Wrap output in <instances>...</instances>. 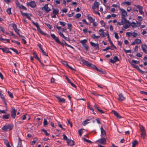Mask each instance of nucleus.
I'll use <instances>...</instances> for the list:
<instances>
[{"label":"nucleus","mask_w":147,"mask_h":147,"mask_svg":"<svg viewBox=\"0 0 147 147\" xmlns=\"http://www.w3.org/2000/svg\"><path fill=\"white\" fill-rule=\"evenodd\" d=\"M140 131L141 132L140 135L141 137L144 139L146 138V133L144 127L142 125H140Z\"/></svg>","instance_id":"1"},{"label":"nucleus","mask_w":147,"mask_h":147,"mask_svg":"<svg viewBox=\"0 0 147 147\" xmlns=\"http://www.w3.org/2000/svg\"><path fill=\"white\" fill-rule=\"evenodd\" d=\"M32 24L35 26H36L37 28L38 31L39 32L43 35H46V34L39 27L38 24L37 22H34L32 20Z\"/></svg>","instance_id":"2"},{"label":"nucleus","mask_w":147,"mask_h":147,"mask_svg":"<svg viewBox=\"0 0 147 147\" xmlns=\"http://www.w3.org/2000/svg\"><path fill=\"white\" fill-rule=\"evenodd\" d=\"M13 128V126L11 124H8L7 125L4 126L2 128V130L4 131H7L8 130L10 131Z\"/></svg>","instance_id":"3"},{"label":"nucleus","mask_w":147,"mask_h":147,"mask_svg":"<svg viewBox=\"0 0 147 147\" xmlns=\"http://www.w3.org/2000/svg\"><path fill=\"white\" fill-rule=\"evenodd\" d=\"M81 62H82V63L84 64L86 66L88 67H91L92 68H93L94 65L92 64L90 62L84 59L81 60Z\"/></svg>","instance_id":"4"},{"label":"nucleus","mask_w":147,"mask_h":147,"mask_svg":"<svg viewBox=\"0 0 147 147\" xmlns=\"http://www.w3.org/2000/svg\"><path fill=\"white\" fill-rule=\"evenodd\" d=\"M16 110L14 108H12L11 111V116L13 119L16 117Z\"/></svg>","instance_id":"5"},{"label":"nucleus","mask_w":147,"mask_h":147,"mask_svg":"<svg viewBox=\"0 0 147 147\" xmlns=\"http://www.w3.org/2000/svg\"><path fill=\"white\" fill-rule=\"evenodd\" d=\"M129 62L131 66L134 68L136 69V68L135 67L136 66H138L137 65H135V64H138L139 62L138 61L135 60H133L132 61H129Z\"/></svg>","instance_id":"6"},{"label":"nucleus","mask_w":147,"mask_h":147,"mask_svg":"<svg viewBox=\"0 0 147 147\" xmlns=\"http://www.w3.org/2000/svg\"><path fill=\"white\" fill-rule=\"evenodd\" d=\"M20 12L21 13V15L22 16H26L27 19L31 20V19L30 18V16H32V15L31 14L28 13H23L21 11H20Z\"/></svg>","instance_id":"7"},{"label":"nucleus","mask_w":147,"mask_h":147,"mask_svg":"<svg viewBox=\"0 0 147 147\" xmlns=\"http://www.w3.org/2000/svg\"><path fill=\"white\" fill-rule=\"evenodd\" d=\"M96 142L104 145L106 143V139L105 138H101L98 140Z\"/></svg>","instance_id":"8"},{"label":"nucleus","mask_w":147,"mask_h":147,"mask_svg":"<svg viewBox=\"0 0 147 147\" xmlns=\"http://www.w3.org/2000/svg\"><path fill=\"white\" fill-rule=\"evenodd\" d=\"M119 60V59L117 56H114L113 59H110V62L112 63H114L116 62H117Z\"/></svg>","instance_id":"9"},{"label":"nucleus","mask_w":147,"mask_h":147,"mask_svg":"<svg viewBox=\"0 0 147 147\" xmlns=\"http://www.w3.org/2000/svg\"><path fill=\"white\" fill-rule=\"evenodd\" d=\"M16 4L20 9H24L26 10H27L26 8L22 5L18 1L16 2Z\"/></svg>","instance_id":"10"},{"label":"nucleus","mask_w":147,"mask_h":147,"mask_svg":"<svg viewBox=\"0 0 147 147\" xmlns=\"http://www.w3.org/2000/svg\"><path fill=\"white\" fill-rule=\"evenodd\" d=\"M120 11L121 12V15L122 17H125L127 16V12L124 9L119 8Z\"/></svg>","instance_id":"11"},{"label":"nucleus","mask_w":147,"mask_h":147,"mask_svg":"<svg viewBox=\"0 0 147 147\" xmlns=\"http://www.w3.org/2000/svg\"><path fill=\"white\" fill-rule=\"evenodd\" d=\"M141 48L144 53L147 54V46L145 44L142 45Z\"/></svg>","instance_id":"12"},{"label":"nucleus","mask_w":147,"mask_h":147,"mask_svg":"<svg viewBox=\"0 0 147 147\" xmlns=\"http://www.w3.org/2000/svg\"><path fill=\"white\" fill-rule=\"evenodd\" d=\"M42 10H45L46 12H49L51 10V9L48 7V4L45 5V6L42 7Z\"/></svg>","instance_id":"13"},{"label":"nucleus","mask_w":147,"mask_h":147,"mask_svg":"<svg viewBox=\"0 0 147 147\" xmlns=\"http://www.w3.org/2000/svg\"><path fill=\"white\" fill-rule=\"evenodd\" d=\"M51 36L53 39L55 40L56 42L58 43L60 41L58 37L56 36L55 34H51Z\"/></svg>","instance_id":"14"},{"label":"nucleus","mask_w":147,"mask_h":147,"mask_svg":"<svg viewBox=\"0 0 147 147\" xmlns=\"http://www.w3.org/2000/svg\"><path fill=\"white\" fill-rule=\"evenodd\" d=\"M118 100L120 101H123L125 99V98L123 96V94L122 93H120L118 95Z\"/></svg>","instance_id":"15"},{"label":"nucleus","mask_w":147,"mask_h":147,"mask_svg":"<svg viewBox=\"0 0 147 147\" xmlns=\"http://www.w3.org/2000/svg\"><path fill=\"white\" fill-rule=\"evenodd\" d=\"M92 46L94 47L95 49L96 50H98L99 49V45L98 44H95L94 43L92 42H90Z\"/></svg>","instance_id":"16"},{"label":"nucleus","mask_w":147,"mask_h":147,"mask_svg":"<svg viewBox=\"0 0 147 147\" xmlns=\"http://www.w3.org/2000/svg\"><path fill=\"white\" fill-rule=\"evenodd\" d=\"M27 5H29L32 8H34L36 6V4L34 1H31L29 3H28Z\"/></svg>","instance_id":"17"},{"label":"nucleus","mask_w":147,"mask_h":147,"mask_svg":"<svg viewBox=\"0 0 147 147\" xmlns=\"http://www.w3.org/2000/svg\"><path fill=\"white\" fill-rule=\"evenodd\" d=\"M67 143L68 145L71 146H72L75 144L73 140H70L69 139L67 141Z\"/></svg>","instance_id":"18"},{"label":"nucleus","mask_w":147,"mask_h":147,"mask_svg":"<svg viewBox=\"0 0 147 147\" xmlns=\"http://www.w3.org/2000/svg\"><path fill=\"white\" fill-rule=\"evenodd\" d=\"M139 9V11L140 13L141 14H143L144 13L143 11V7L140 5H137L136 6Z\"/></svg>","instance_id":"19"},{"label":"nucleus","mask_w":147,"mask_h":147,"mask_svg":"<svg viewBox=\"0 0 147 147\" xmlns=\"http://www.w3.org/2000/svg\"><path fill=\"white\" fill-rule=\"evenodd\" d=\"M99 5L100 3L98 2L95 1L92 6V9H95V7L98 8Z\"/></svg>","instance_id":"20"},{"label":"nucleus","mask_w":147,"mask_h":147,"mask_svg":"<svg viewBox=\"0 0 147 147\" xmlns=\"http://www.w3.org/2000/svg\"><path fill=\"white\" fill-rule=\"evenodd\" d=\"M100 130L101 137H104L106 135V133L105 131L104 130L102 126L100 127Z\"/></svg>","instance_id":"21"},{"label":"nucleus","mask_w":147,"mask_h":147,"mask_svg":"<svg viewBox=\"0 0 147 147\" xmlns=\"http://www.w3.org/2000/svg\"><path fill=\"white\" fill-rule=\"evenodd\" d=\"M56 98L58 100L59 102L61 103H65V99L63 98H60L59 96H56Z\"/></svg>","instance_id":"22"},{"label":"nucleus","mask_w":147,"mask_h":147,"mask_svg":"<svg viewBox=\"0 0 147 147\" xmlns=\"http://www.w3.org/2000/svg\"><path fill=\"white\" fill-rule=\"evenodd\" d=\"M63 64L64 65H66L71 70H73L74 71H76V70L73 68L72 67L70 66L69 65H68L67 62L66 61H63Z\"/></svg>","instance_id":"23"},{"label":"nucleus","mask_w":147,"mask_h":147,"mask_svg":"<svg viewBox=\"0 0 147 147\" xmlns=\"http://www.w3.org/2000/svg\"><path fill=\"white\" fill-rule=\"evenodd\" d=\"M135 67L136 68V69L142 74H144V73H147V71H144L141 70V69H140L139 68V67L138 66H136Z\"/></svg>","instance_id":"24"},{"label":"nucleus","mask_w":147,"mask_h":147,"mask_svg":"<svg viewBox=\"0 0 147 147\" xmlns=\"http://www.w3.org/2000/svg\"><path fill=\"white\" fill-rule=\"evenodd\" d=\"M112 112L114 114V115L118 118L120 119L121 118V117L120 116L117 112L115 111L114 110H112Z\"/></svg>","instance_id":"25"},{"label":"nucleus","mask_w":147,"mask_h":147,"mask_svg":"<svg viewBox=\"0 0 147 147\" xmlns=\"http://www.w3.org/2000/svg\"><path fill=\"white\" fill-rule=\"evenodd\" d=\"M121 22L123 23V24H124L125 23H126V22L127 23H129V21L127 20L125 18V17H121Z\"/></svg>","instance_id":"26"},{"label":"nucleus","mask_w":147,"mask_h":147,"mask_svg":"<svg viewBox=\"0 0 147 147\" xmlns=\"http://www.w3.org/2000/svg\"><path fill=\"white\" fill-rule=\"evenodd\" d=\"M92 119V118L87 119H86V120H85L83 121L82 123V125L83 126H85L87 124L89 123V122H88V121H90Z\"/></svg>","instance_id":"27"},{"label":"nucleus","mask_w":147,"mask_h":147,"mask_svg":"<svg viewBox=\"0 0 147 147\" xmlns=\"http://www.w3.org/2000/svg\"><path fill=\"white\" fill-rule=\"evenodd\" d=\"M1 50L3 52L6 53H8V51L9 50L8 48L5 47L3 48H1Z\"/></svg>","instance_id":"28"},{"label":"nucleus","mask_w":147,"mask_h":147,"mask_svg":"<svg viewBox=\"0 0 147 147\" xmlns=\"http://www.w3.org/2000/svg\"><path fill=\"white\" fill-rule=\"evenodd\" d=\"M87 18L88 19L91 23L93 22L95 20V19H94L92 17L89 16V15L87 16Z\"/></svg>","instance_id":"29"},{"label":"nucleus","mask_w":147,"mask_h":147,"mask_svg":"<svg viewBox=\"0 0 147 147\" xmlns=\"http://www.w3.org/2000/svg\"><path fill=\"white\" fill-rule=\"evenodd\" d=\"M33 57L35 59H37L38 60L40 63H41V61L39 59V58L38 57L37 55L36 54V52H34L33 53Z\"/></svg>","instance_id":"30"},{"label":"nucleus","mask_w":147,"mask_h":147,"mask_svg":"<svg viewBox=\"0 0 147 147\" xmlns=\"http://www.w3.org/2000/svg\"><path fill=\"white\" fill-rule=\"evenodd\" d=\"M59 10L57 9H53V13L54 14L57 15L59 13Z\"/></svg>","instance_id":"31"},{"label":"nucleus","mask_w":147,"mask_h":147,"mask_svg":"<svg viewBox=\"0 0 147 147\" xmlns=\"http://www.w3.org/2000/svg\"><path fill=\"white\" fill-rule=\"evenodd\" d=\"M138 142L137 140H135L132 143V147H135V146L138 144Z\"/></svg>","instance_id":"32"},{"label":"nucleus","mask_w":147,"mask_h":147,"mask_svg":"<svg viewBox=\"0 0 147 147\" xmlns=\"http://www.w3.org/2000/svg\"><path fill=\"white\" fill-rule=\"evenodd\" d=\"M9 116L10 115L9 114L4 115H3L2 118L3 119H8L9 118Z\"/></svg>","instance_id":"33"},{"label":"nucleus","mask_w":147,"mask_h":147,"mask_svg":"<svg viewBox=\"0 0 147 147\" xmlns=\"http://www.w3.org/2000/svg\"><path fill=\"white\" fill-rule=\"evenodd\" d=\"M130 23L129 22V23H127L126 22V23H124V24H125V25L124 26V28L125 29H127V28H129V26Z\"/></svg>","instance_id":"34"},{"label":"nucleus","mask_w":147,"mask_h":147,"mask_svg":"<svg viewBox=\"0 0 147 147\" xmlns=\"http://www.w3.org/2000/svg\"><path fill=\"white\" fill-rule=\"evenodd\" d=\"M43 125L45 127H46L48 124V123L47 120L46 119H44L43 120Z\"/></svg>","instance_id":"35"},{"label":"nucleus","mask_w":147,"mask_h":147,"mask_svg":"<svg viewBox=\"0 0 147 147\" xmlns=\"http://www.w3.org/2000/svg\"><path fill=\"white\" fill-rule=\"evenodd\" d=\"M68 26V28L69 29L70 31H71V28H72V25L71 24L68 23L67 24Z\"/></svg>","instance_id":"36"},{"label":"nucleus","mask_w":147,"mask_h":147,"mask_svg":"<svg viewBox=\"0 0 147 147\" xmlns=\"http://www.w3.org/2000/svg\"><path fill=\"white\" fill-rule=\"evenodd\" d=\"M91 37L93 39H98L100 37V36H96L95 34H93L91 36Z\"/></svg>","instance_id":"37"},{"label":"nucleus","mask_w":147,"mask_h":147,"mask_svg":"<svg viewBox=\"0 0 147 147\" xmlns=\"http://www.w3.org/2000/svg\"><path fill=\"white\" fill-rule=\"evenodd\" d=\"M2 31L4 33L7 34V33L5 30L3 28L0 26V32Z\"/></svg>","instance_id":"38"},{"label":"nucleus","mask_w":147,"mask_h":147,"mask_svg":"<svg viewBox=\"0 0 147 147\" xmlns=\"http://www.w3.org/2000/svg\"><path fill=\"white\" fill-rule=\"evenodd\" d=\"M136 43L137 44H139L141 43V40L139 39H136L135 40Z\"/></svg>","instance_id":"39"},{"label":"nucleus","mask_w":147,"mask_h":147,"mask_svg":"<svg viewBox=\"0 0 147 147\" xmlns=\"http://www.w3.org/2000/svg\"><path fill=\"white\" fill-rule=\"evenodd\" d=\"M87 42V40L86 39H84L80 41V42L82 43V45L86 44Z\"/></svg>","instance_id":"40"},{"label":"nucleus","mask_w":147,"mask_h":147,"mask_svg":"<svg viewBox=\"0 0 147 147\" xmlns=\"http://www.w3.org/2000/svg\"><path fill=\"white\" fill-rule=\"evenodd\" d=\"M10 49L12 50L13 51L16 53L17 54H18L19 53V52L16 49L13 48H10Z\"/></svg>","instance_id":"41"},{"label":"nucleus","mask_w":147,"mask_h":147,"mask_svg":"<svg viewBox=\"0 0 147 147\" xmlns=\"http://www.w3.org/2000/svg\"><path fill=\"white\" fill-rule=\"evenodd\" d=\"M64 45H65L66 46L69 47L71 48V49H74V48L73 47H72V46L67 44V43L66 42H65V41H64Z\"/></svg>","instance_id":"42"},{"label":"nucleus","mask_w":147,"mask_h":147,"mask_svg":"<svg viewBox=\"0 0 147 147\" xmlns=\"http://www.w3.org/2000/svg\"><path fill=\"white\" fill-rule=\"evenodd\" d=\"M41 131L43 132H44L45 133V135L47 136H49V134H48L47 131L45 130V129H42V130H41Z\"/></svg>","instance_id":"43"},{"label":"nucleus","mask_w":147,"mask_h":147,"mask_svg":"<svg viewBox=\"0 0 147 147\" xmlns=\"http://www.w3.org/2000/svg\"><path fill=\"white\" fill-rule=\"evenodd\" d=\"M59 23L60 25L62 26H64L66 24V23L61 21L59 22Z\"/></svg>","instance_id":"44"},{"label":"nucleus","mask_w":147,"mask_h":147,"mask_svg":"<svg viewBox=\"0 0 147 147\" xmlns=\"http://www.w3.org/2000/svg\"><path fill=\"white\" fill-rule=\"evenodd\" d=\"M11 8H9L7 10V12L9 15H10L11 14Z\"/></svg>","instance_id":"45"},{"label":"nucleus","mask_w":147,"mask_h":147,"mask_svg":"<svg viewBox=\"0 0 147 147\" xmlns=\"http://www.w3.org/2000/svg\"><path fill=\"white\" fill-rule=\"evenodd\" d=\"M122 4L124 5H125L126 4L127 5H131V3L130 2H129L128 1H127L126 2H123Z\"/></svg>","instance_id":"46"},{"label":"nucleus","mask_w":147,"mask_h":147,"mask_svg":"<svg viewBox=\"0 0 147 147\" xmlns=\"http://www.w3.org/2000/svg\"><path fill=\"white\" fill-rule=\"evenodd\" d=\"M82 46L83 47H84L85 49L87 51L88 49V47L87 45L86 44H85L82 45Z\"/></svg>","instance_id":"47"},{"label":"nucleus","mask_w":147,"mask_h":147,"mask_svg":"<svg viewBox=\"0 0 147 147\" xmlns=\"http://www.w3.org/2000/svg\"><path fill=\"white\" fill-rule=\"evenodd\" d=\"M93 68L95 69L97 71L99 72H100L102 70V69H98L97 68V67L95 65H94V66Z\"/></svg>","instance_id":"48"},{"label":"nucleus","mask_w":147,"mask_h":147,"mask_svg":"<svg viewBox=\"0 0 147 147\" xmlns=\"http://www.w3.org/2000/svg\"><path fill=\"white\" fill-rule=\"evenodd\" d=\"M131 35L133 36L134 37H136L138 35V34L137 33L133 32L131 33Z\"/></svg>","instance_id":"49"},{"label":"nucleus","mask_w":147,"mask_h":147,"mask_svg":"<svg viewBox=\"0 0 147 147\" xmlns=\"http://www.w3.org/2000/svg\"><path fill=\"white\" fill-rule=\"evenodd\" d=\"M12 26L13 27L14 31L17 29L16 24H12Z\"/></svg>","instance_id":"50"},{"label":"nucleus","mask_w":147,"mask_h":147,"mask_svg":"<svg viewBox=\"0 0 147 147\" xmlns=\"http://www.w3.org/2000/svg\"><path fill=\"white\" fill-rule=\"evenodd\" d=\"M63 139L64 140H66L67 142L68 141V140H69V139H68L67 137L66 136V135L65 134H63Z\"/></svg>","instance_id":"51"},{"label":"nucleus","mask_w":147,"mask_h":147,"mask_svg":"<svg viewBox=\"0 0 147 147\" xmlns=\"http://www.w3.org/2000/svg\"><path fill=\"white\" fill-rule=\"evenodd\" d=\"M7 92L10 97L12 98H13V95L12 93L11 92L9 91H8Z\"/></svg>","instance_id":"52"},{"label":"nucleus","mask_w":147,"mask_h":147,"mask_svg":"<svg viewBox=\"0 0 147 147\" xmlns=\"http://www.w3.org/2000/svg\"><path fill=\"white\" fill-rule=\"evenodd\" d=\"M123 50L125 53H131V50H126L125 49H123Z\"/></svg>","instance_id":"53"},{"label":"nucleus","mask_w":147,"mask_h":147,"mask_svg":"<svg viewBox=\"0 0 147 147\" xmlns=\"http://www.w3.org/2000/svg\"><path fill=\"white\" fill-rule=\"evenodd\" d=\"M84 141H85L89 143H92V142L90 140H88L85 138H84Z\"/></svg>","instance_id":"54"},{"label":"nucleus","mask_w":147,"mask_h":147,"mask_svg":"<svg viewBox=\"0 0 147 147\" xmlns=\"http://www.w3.org/2000/svg\"><path fill=\"white\" fill-rule=\"evenodd\" d=\"M82 130H84V129H82L80 130H78V133H79V135L80 136H81L82 135V133H83V132H82Z\"/></svg>","instance_id":"55"},{"label":"nucleus","mask_w":147,"mask_h":147,"mask_svg":"<svg viewBox=\"0 0 147 147\" xmlns=\"http://www.w3.org/2000/svg\"><path fill=\"white\" fill-rule=\"evenodd\" d=\"M111 49V50H113V49H111L110 46L108 47H107L106 48L103 49V51H106L108 49Z\"/></svg>","instance_id":"56"},{"label":"nucleus","mask_w":147,"mask_h":147,"mask_svg":"<svg viewBox=\"0 0 147 147\" xmlns=\"http://www.w3.org/2000/svg\"><path fill=\"white\" fill-rule=\"evenodd\" d=\"M130 26L132 27H134L136 26V23L134 22H132L131 23Z\"/></svg>","instance_id":"57"},{"label":"nucleus","mask_w":147,"mask_h":147,"mask_svg":"<svg viewBox=\"0 0 147 147\" xmlns=\"http://www.w3.org/2000/svg\"><path fill=\"white\" fill-rule=\"evenodd\" d=\"M55 3H54L55 5H57V4L60 3V0H56L55 1Z\"/></svg>","instance_id":"58"},{"label":"nucleus","mask_w":147,"mask_h":147,"mask_svg":"<svg viewBox=\"0 0 147 147\" xmlns=\"http://www.w3.org/2000/svg\"><path fill=\"white\" fill-rule=\"evenodd\" d=\"M45 24L46 25L47 27L49 28L50 29H51L52 28V27L51 26V25L49 24L48 23H45Z\"/></svg>","instance_id":"59"},{"label":"nucleus","mask_w":147,"mask_h":147,"mask_svg":"<svg viewBox=\"0 0 147 147\" xmlns=\"http://www.w3.org/2000/svg\"><path fill=\"white\" fill-rule=\"evenodd\" d=\"M115 34V37L116 38L118 39L119 38V37L118 35V34L117 33L115 32L114 33Z\"/></svg>","instance_id":"60"},{"label":"nucleus","mask_w":147,"mask_h":147,"mask_svg":"<svg viewBox=\"0 0 147 147\" xmlns=\"http://www.w3.org/2000/svg\"><path fill=\"white\" fill-rule=\"evenodd\" d=\"M58 33L59 34V35L61 36L63 38L64 37H65V36L62 33L61 31H59L58 32Z\"/></svg>","instance_id":"61"},{"label":"nucleus","mask_w":147,"mask_h":147,"mask_svg":"<svg viewBox=\"0 0 147 147\" xmlns=\"http://www.w3.org/2000/svg\"><path fill=\"white\" fill-rule=\"evenodd\" d=\"M138 20L140 21H141L143 20V19L141 16H138Z\"/></svg>","instance_id":"62"},{"label":"nucleus","mask_w":147,"mask_h":147,"mask_svg":"<svg viewBox=\"0 0 147 147\" xmlns=\"http://www.w3.org/2000/svg\"><path fill=\"white\" fill-rule=\"evenodd\" d=\"M11 41L13 42H14L15 43L17 44V45H20V42H18L17 41H16V40H12Z\"/></svg>","instance_id":"63"},{"label":"nucleus","mask_w":147,"mask_h":147,"mask_svg":"<svg viewBox=\"0 0 147 147\" xmlns=\"http://www.w3.org/2000/svg\"><path fill=\"white\" fill-rule=\"evenodd\" d=\"M100 23L102 26H105V24L103 20H102L100 21Z\"/></svg>","instance_id":"64"}]
</instances>
